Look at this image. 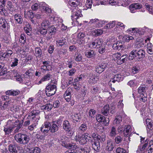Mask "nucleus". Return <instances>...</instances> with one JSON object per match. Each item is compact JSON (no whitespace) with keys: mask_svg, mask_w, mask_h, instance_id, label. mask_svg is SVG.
<instances>
[{"mask_svg":"<svg viewBox=\"0 0 153 153\" xmlns=\"http://www.w3.org/2000/svg\"><path fill=\"white\" fill-rule=\"evenodd\" d=\"M20 91L19 90H8L5 92V94L6 95L13 96H16L18 95Z\"/></svg>","mask_w":153,"mask_h":153,"instance_id":"nucleus-19","label":"nucleus"},{"mask_svg":"<svg viewBox=\"0 0 153 153\" xmlns=\"http://www.w3.org/2000/svg\"><path fill=\"white\" fill-rule=\"evenodd\" d=\"M40 8L46 13H50L51 12V9L47 6L42 5L40 7Z\"/></svg>","mask_w":153,"mask_h":153,"instance_id":"nucleus-40","label":"nucleus"},{"mask_svg":"<svg viewBox=\"0 0 153 153\" xmlns=\"http://www.w3.org/2000/svg\"><path fill=\"white\" fill-rule=\"evenodd\" d=\"M4 67V64L0 65V76L4 75L7 73V69Z\"/></svg>","mask_w":153,"mask_h":153,"instance_id":"nucleus-35","label":"nucleus"},{"mask_svg":"<svg viewBox=\"0 0 153 153\" xmlns=\"http://www.w3.org/2000/svg\"><path fill=\"white\" fill-rule=\"evenodd\" d=\"M66 42V40L64 38H62L56 41V44L58 47H62Z\"/></svg>","mask_w":153,"mask_h":153,"instance_id":"nucleus-29","label":"nucleus"},{"mask_svg":"<svg viewBox=\"0 0 153 153\" xmlns=\"http://www.w3.org/2000/svg\"><path fill=\"white\" fill-rule=\"evenodd\" d=\"M13 53V52L11 50H7L3 54V56L5 57H10Z\"/></svg>","mask_w":153,"mask_h":153,"instance_id":"nucleus-50","label":"nucleus"},{"mask_svg":"<svg viewBox=\"0 0 153 153\" xmlns=\"http://www.w3.org/2000/svg\"><path fill=\"white\" fill-rule=\"evenodd\" d=\"M51 125L50 123L49 122H46L44 123V125L42 126H44L45 128H48V129H50Z\"/></svg>","mask_w":153,"mask_h":153,"instance_id":"nucleus-62","label":"nucleus"},{"mask_svg":"<svg viewBox=\"0 0 153 153\" xmlns=\"http://www.w3.org/2000/svg\"><path fill=\"white\" fill-rule=\"evenodd\" d=\"M26 41V38L25 34H22L20 36V38L19 39L20 42L22 44H24Z\"/></svg>","mask_w":153,"mask_h":153,"instance_id":"nucleus-55","label":"nucleus"},{"mask_svg":"<svg viewBox=\"0 0 153 153\" xmlns=\"http://www.w3.org/2000/svg\"><path fill=\"white\" fill-rule=\"evenodd\" d=\"M53 108V105L50 103L47 104L41 107L42 110H47L48 111L51 110Z\"/></svg>","mask_w":153,"mask_h":153,"instance_id":"nucleus-32","label":"nucleus"},{"mask_svg":"<svg viewBox=\"0 0 153 153\" xmlns=\"http://www.w3.org/2000/svg\"><path fill=\"white\" fill-rule=\"evenodd\" d=\"M50 25V23L49 20L48 19H45L41 23V26L42 28L47 29Z\"/></svg>","mask_w":153,"mask_h":153,"instance_id":"nucleus-25","label":"nucleus"},{"mask_svg":"<svg viewBox=\"0 0 153 153\" xmlns=\"http://www.w3.org/2000/svg\"><path fill=\"white\" fill-rule=\"evenodd\" d=\"M54 123L52 125L51 129V132L53 133L57 131L58 128V126L55 123V122H54Z\"/></svg>","mask_w":153,"mask_h":153,"instance_id":"nucleus-46","label":"nucleus"},{"mask_svg":"<svg viewBox=\"0 0 153 153\" xmlns=\"http://www.w3.org/2000/svg\"><path fill=\"white\" fill-rule=\"evenodd\" d=\"M92 0H87L86 2L85 5L84 7V9L87 10L88 9L91 8L92 6Z\"/></svg>","mask_w":153,"mask_h":153,"instance_id":"nucleus-38","label":"nucleus"},{"mask_svg":"<svg viewBox=\"0 0 153 153\" xmlns=\"http://www.w3.org/2000/svg\"><path fill=\"white\" fill-rule=\"evenodd\" d=\"M83 57L82 55L79 53L76 54L75 59L76 62H82Z\"/></svg>","mask_w":153,"mask_h":153,"instance_id":"nucleus-36","label":"nucleus"},{"mask_svg":"<svg viewBox=\"0 0 153 153\" xmlns=\"http://www.w3.org/2000/svg\"><path fill=\"white\" fill-rule=\"evenodd\" d=\"M123 80V78L122 75L120 74H116L114 75L113 78L111 79L110 81V82L115 83L116 81L118 82L122 81Z\"/></svg>","mask_w":153,"mask_h":153,"instance_id":"nucleus-17","label":"nucleus"},{"mask_svg":"<svg viewBox=\"0 0 153 153\" xmlns=\"http://www.w3.org/2000/svg\"><path fill=\"white\" fill-rule=\"evenodd\" d=\"M145 6L147 9L148 10V11L149 12V13H150L152 14H153V9H152V7L151 6H150L149 5H148V4H146Z\"/></svg>","mask_w":153,"mask_h":153,"instance_id":"nucleus-60","label":"nucleus"},{"mask_svg":"<svg viewBox=\"0 0 153 153\" xmlns=\"http://www.w3.org/2000/svg\"><path fill=\"white\" fill-rule=\"evenodd\" d=\"M74 120L76 122H78L79 121L81 118V116L80 114H76L74 115Z\"/></svg>","mask_w":153,"mask_h":153,"instance_id":"nucleus-57","label":"nucleus"},{"mask_svg":"<svg viewBox=\"0 0 153 153\" xmlns=\"http://www.w3.org/2000/svg\"><path fill=\"white\" fill-rule=\"evenodd\" d=\"M72 83L75 89L76 90H80L81 87L80 82H73Z\"/></svg>","mask_w":153,"mask_h":153,"instance_id":"nucleus-45","label":"nucleus"},{"mask_svg":"<svg viewBox=\"0 0 153 153\" xmlns=\"http://www.w3.org/2000/svg\"><path fill=\"white\" fill-rule=\"evenodd\" d=\"M63 127L64 129L66 131H70L71 125L69 121H64L63 123Z\"/></svg>","mask_w":153,"mask_h":153,"instance_id":"nucleus-23","label":"nucleus"},{"mask_svg":"<svg viewBox=\"0 0 153 153\" xmlns=\"http://www.w3.org/2000/svg\"><path fill=\"white\" fill-rule=\"evenodd\" d=\"M99 78V76H95L94 77L90 78L88 81L90 84H94L97 82Z\"/></svg>","mask_w":153,"mask_h":153,"instance_id":"nucleus-41","label":"nucleus"},{"mask_svg":"<svg viewBox=\"0 0 153 153\" xmlns=\"http://www.w3.org/2000/svg\"><path fill=\"white\" fill-rule=\"evenodd\" d=\"M146 122L148 127L147 129V133H152L153 128H152V122L151 120L150 119L147 118L146 120Z\"/></svg>","mask_w":153,"mask_h":153,"instance_id":"nucleus-16","label":"nucleus"},{"mask_svg":"<svg viewBox=\"0 0 153 153\" xmlns=\"http://www.w3.org/2000/svg\"><path fill=\"white\" fill-rule=\"evenodd\" d=\"M29 150L30 151L31 153H40L41 151L40 148L37 147L35 148H29Z\"/></svg>","mask_w":153,"mask_h":153,"instance_id":"nucleus-37","label":"nucleus"},{"mask_svg":"<svg viewBox=\"0 0 153 153\" xmlns=\"http://www.w3.org/2000/svg\"><path fill=\"white\" fill-rule=\"evenodd\" d=\"M61 144L62 146L67 148L72 149L73 150H75L79 148L78 146L74 143H67L64 141H62Z\"/></svg>","mask_w":153,"mask_h":153,"instance_id":"nucleus-9","label":"nucleus"},{"mask_svg":"<svg viewBox=\"0 0 153 153\" xmlns=\"http://www.w3.org/2000/svg\"><path fill=\"white\" fill-rule=\"evenodd\" d=\"M77 37L79 40V43L81 44L87 42L89 40V37L84 32H80L78 33Z\"/></svg>","mask_w":153,"mask_h":153,"instance_id":"nucleus-6","label":"nucleus"},{"mask_svg":"<svg viewBox=\"0 0 153 153\" xmlns=\"http://www.w3.org/2000/svg\"><path fill=\"white\" fill-rule=\"evenodd\" d=\"M123 125L119 126L117 128V131L118 133H122L125 134L126 133H133V132L132 131V128L131 126L130 125L125 126L123 127Z\"/></svg>","mask_w":153,"mask_h":153,"instance_id":"nucleus-5","label":"nucleus"},{"mask_svg":"<svg viewBox=\"0 0 153 153\" xmlns=\"http://www.w3.org/2000/svg\"><path fill=\"white\" fill-rule=\"evenodd\" d=\"M39 111L33 110L30 113L28 116L30 117V118L33 121H36L37 119L39 120Z\"/></svg>","mask_w":153,"mask_h":153,"instance_id":"nucleus-10","label":"nucleus"},{"mask_svg":"<svg viewBox=\"0 0 153 153\" xmlns=\"http://www.w3.org/2000/svg\"><path fill=\"white\" fill-rule=\"evenodd\" d=\"M116 152V153H128L126 150L120 147L118 148Z\"/></svg>","mask_w":153,"mask_h":153,"instance_id":"nucleus-54","label":"nucleus"},{"mask_svg":"<svg viewBox=\"0 0 153 153\" xmlns=\"http://www.w3.org/2000/svg\"><path fill=\"white\" fill-rule=\"evenodd\" d=\"M91 150L90 147L87 146L81 148L80 149L81 153H89Z\"/></svg>","mask_w":153,"mask_h":153,"instance_id":"nucleus-30","label":"nucleus"},{"mask_svg":"<svg viewBox=\"0 0 153 153\" xmlns=\"http://www.w3.org/2000/svg\"><path fill=\"white\" fill-rule=\"evenodd\" d=\"M137 56V58L139 59H142L145 57V52L143 50L139 49Z\"/></svg>","mask_w":153,"mask_h":153,"instance_id":"nucleus-24","label":"nucleus"},{"mask_svg":"<svg viewBox=\"0 0 153 153\" xmlns=\"http://www.w3.org/2000/svg\"><path fill=\"white\" fill-rule=\"evenodd\" d=\"M148 150L149 153H152L153 152V140L150 142V145Z\"/></svg>","mask_w":153,"mask_h":153,"instance_id":"nucleus-51","label":"nucleus"},{"mask_svg":"<svg viewBox=\"0 0 153 153\" xmlns=\"http://www.w3.org/2000/svg\"><path fill=\"white\" fill-rule=\"evenodd\" d=\"M0 28L5 33H8L10 26L8 21L2 18H0Z\"/></svg>","mask_w":153,"mask_h":153,"instance_id":"nucleus-4","label":"nucleus"},{"mask_svg":"<svg viewBox=\"0 0 153 153\" xmlns=\"http://www.w3.org/2000/svg\"><path fill=\"white\" fill-rule=\"evenodd\" d=\"M39 30V32L41 34L44 35L46 34L48 32L47 29L46 28H42Z\"/></svg>","mask_w":153,"mask_h":153,"instance_id":"nucleus-58","label":"nucleus"},{"mask_svg":"<svg viewBox=\"0 0 153 153\" xmlns=\"http://www.w3.org/2000/svg\"><path fill=\"white\" fill-rule=\"evenodd\" d=\"M128 59V57H126L124 58H122V59H120V60H118L117 62H119L120 64H121L123 63H125L127 61Z\"/></svg>","mask_w":153,"mask_h":153,"instance_id":"nucleus-61","label":"nucleus"},{"mask_svg":"<svg viewBox=\"0 0 153 153\" xmlns=\"http://www.w3.org/2000/svg\"><path fill=\"white\" fill-rule=\"evenodd\" d=\"M79 4V0H69L68 4L71 7H76Z\"/></svg>","mask_w":153,"mask_h":153,"instance_id":"nucleus-20","label":"nucleus"},{"mask_svg":"<svg viewBox=\"0 0 153 153\" xmlns=\"http://www.w3.org/2000/svg\"><path fill=\"white\" fill-rule=\"evenodd\" d=\"M16 21L19 24H21L23 22V19L20 14L16 13L14 16Z\"/></svg>","mask_w":153,"mask_h":153,"instance_id":"nucleus-21","label":"nucleus"},{"mask_svg":"<svg viewBox=\"0 0 153 153\" xmlns=\"http://www.w3.org/2000/svg\"><path fill=\"white\" fill-rule=\"evenodd\" d=\"M112 48L114 50H119L122 49L123 48L122 43L119 41L113 44Z\"/></svg>","mask_w":153,"mask_h":153,"instance_id":"nucleus-18","label":"nucleus"},{"mask_svg":"<svg viewBox=\"0 0 153 153\" xmlns=\"http://www.w3.org/2000/svg\"><path fill=\"white\" fill-rule=\"evenodd\" d=\"M35 53L36 54V57H40L42 56V49L39 47H37L35 49Z\"/></svg>","mask_w":153,"mask_h":153,"instance_id":"nucleus-33","label":"nucleus"},{"mask_svg":"<svg viewBox=\"0 0 153 153\" xmlns=\"http://www.w3.org/2000/svg\"><path fill=\"white\" fill-rule=\"evenodd\" d=\"M51 76V75L50 74H47L41 79V81H45L49 80Z\"/></svg>","mask_w":153,"mask_h":153,"instance_id":"nucleus-53","label":"nucleus"},{"mask_svg":"<svg viewBox=\"0 0 153 153\" xmlns=\"http://www.w3.org/2000/svg\"><path fill=\"white\" fill-rule=\"evenodd\" d=\"M96 120L99 123L102 122L103 124L106 126L108 125V123L109 121V120L108 119L107 120L105 119V117L100 114H98L96 116Z\"/></svg>","mask_w":153,"mask_h":153,"instance_id":"nucleus-11","label":"nucleus"},{"mask_svg":"<svg viewBox=\"0 0 153 153\" xmlns=\"http://www.w3.org/2000/svg\"><path fill=\"white\" fill-rule=\"evenodd\" d=\"M18 59L16 58H14L12 60V63L10 66L11 67H14L16 66L18 63Z\"/></svg>","mask_w":153,"mask_h":153,"instance_id":"nucleus-49","label":"nucleus"},{"mask_svg":"<svg viewBox=\"0 0 153 153\" xmlns=\"http://www.w3.org/2000/svg\"><path fill=\"white\" fill-rule=\"evenodd\" d=\"M122 121V118L120 115H117L114 120V123L116 124H119Z\"/></svg>","mask_w":153,"mask_h":153,"instance_id":"nucleus-43","label":"nucleus"},{"mask_svg":"<svg viewBox=\"0 0 153 153\" xmlns=\"http://www.w3.org/2000/svg\"><path fill=\"white\" fill-rule=\"evenodd\" d=\"M115 141L117 144H119L122 141V138L120 136H118L116 137Z\"/></svg>","mask_w":153,"mask_h":153,"instance_id":"nucleus-64","label":"nucleus"},{"mask_svg":"<svg viewBox=\"0 0 153 153\" xmlns=\"http://www.w3.org/2000/svg\"><path fill=\"white\" fill-rule=\"evenodd\" d=\"M47 29L48 33L51 35L55 34L56 31V28L53 26L49 27Z\"/></svg>","mask_w":153,"mask_h":153,"instance_id":"nucleus-28","label":"nucleus"},{"mask_svg":"<svg viewBox=\"0 0 153 153\" xmlns=\"http://www.w3.org/2000/svg\"><path fill=\"white\" fill-rule=\"evenodd\" d=\"M140 67L138 66H134L132 68V72L133 74H135L139 72Z\"/></svg>","mask_w":153,"mask_h":153,"instance_id":"nucleus-47","label":"nucleus"},{"mask_svg":"<svg viewBox=\"0 0 153 153\" xmlns=\"http://www.w3.org/2000/svg\"><path fill=\"white\" fill-rule=\"evenodd\" d=\"M9 150L10 152L12 153H17L16 146L14 145L10 144L9 146Z\"/></svg>","mask_w":153,"mask_h":153,"instance_id":"nucleus-42","label":"nucleus"},{"mask_svg":"<svg viewBox=\"0 0 153 153\" xmlns=\"http://www.w3.org/2000/svg\"><path fill=\"white\" fill-rule=\"evenodd\" d=\"M13 127L8 126L4 128V131L6 134H9L13 130Z\"/></svg>","mask_w":153,"mask_h":153,"instance_id":"nucleus-44","label":"nucleus"},{"mask_svg":"<svg viewBox=\"0 0 153 153\" xmlns=\"http://www.w3.org/2000/svg\"><path fill=\"white\" fill-rule=\"evenodd\" d=\"M103 31L101 29H97L95 30L94 31V33L95 35L97 36H100L103 33Z\"/></svg>","mask_w":153,"mask_h":153,"instance_id":"nucleus-56","label":"nucleus"},{"mask_svg":"<svg viewBox=\"0 0 153 153\" xmlns=\"http://www.w3.org/2000/svg\"><path fill=\"white\" fill-rule=\"evenodd\" d=\"M113 144L112 142L110 140L108 141L106 149L108 151H111L113 150Z\"/></svg>","mask_w":153,"mask_h":153,"instance_id":"nucleus-31","label":"nucleus"},{"mask_svg":"<svg viewBox=\"0 0 153 153\" xmlns=\"http://www.w3.org/2000/svg\"><path fill=\"white\" fill-rule=\"evenodd\" d=\"M45 92L48 96L50 97L54 95L56 91V86L54 85L50 84L45 88Z\"/></svg>","mask_w":153,"mask_h":153,"instance_id":"nucleus-3","label":"nucleus"},{"mask_svg":"<svg viewBox=\"0 0 153 153\" xmlns=\"http://www.w3.org/2000/svg\"><path fill=\"white\" fill-rule=\"evenodd\" d=\"M60 102L59 100H56L53 102V107L54 108H57L60 105Z\"/></svg>","mask_w":153,"mask_h":153,"instance_id":"nucleus-63","label":"nucleus"},{"mask_svg":"<svg viewBox=\"0 0 153 153\" xmlns=\"http://www.w3.org/2000/svg\"><path fill=\"white\" fill-rule=\"evenodd\" d=\"M142 7V5L141 4L137 3H135L131 4L130 6V10L131 13H134V10L136 9H139Z\"/></svg>","mask_w":153,"mask_h":153,"instance_id":"nucleus-14","label":"nucleus"},{"mask_svg":"<svg viewBox=\"0 0 153 153\" xmlns=\"http://www.w3.org/2000/svg\"><path fill=\"white\" fill-rule=\"evenodd\" d=\"M133 39V37L128 35L124 36L122 38L123 41L127 42H129L130 40H132Z\"/></svg>","mask_w":153,"mask_h":153,"instance_id":"nucleus-39","label":"nucleus"},{"mask_svg":"<svg viewBox=\"0 0 153 153\" xmlns=\"http://www.w3.org/2000/svg\"><path fill=\"white\" fill-rule=\"evenodd\" d=\"M87 129V126L85 124H82L81 125L80 127L79 128V132L81 131H84L86 130Z\"/></svg>","mask_w":153,"mask_h":153,"instance_id":"nucleus-59","label":"nucleus"},{"mask_svg":"<svg viewBox=\"0 0 153 153\" xmlns=\"http://www.w3.org/2000/svg\"><path fill=\"white\" fill-rule=\"evenodd\" d=\"M7 7L10 11H13L14 10V6L11 2L9 1L8 2Z\"/></svg>","mask_w":153,"mask_h":153,"instance_id":"nucleus-48","label":"nucleus"},{"mask_svg":"<svg viewBox=\"0 0 153 153\" xmlns=\"http://www.w3.org/2000/svg\"><path fill=\"white\" fill-rule=\"evenodd\" d=\"M106 67V65L104 64H99L96 66L95 71L98 73H101L105 70Z\"/></svg>","mask_w":153,"mask_h":153,"instance_id":"nucleus-12","label":"nucleus"},{"mask_svg":"<svg viewBox=\"0 0 153 153\" xmlns=\"http://www.w3.org/2000/svg\"><path fill=\"white\" fill-rule=\"evenodd\" d=\"M85 55L87 57L90 58L95 56V53L94 51L92 50H89L85 52Z\"/></svg>","mask_w":153,"mask_h":153,"instance_id":"nucleus-26","label":"nucleus"},{"mask_svg":"<svg viewBox=\"0 0 153 153\" xmlns=\"http://www.w3.org/2000/svg\"><path fill=\"white\" fill-rule=\"evenodd\" d=\"M97 140L92 144L93 148L95 151H99L100 149V142H104L105 140V134H97Z\"/></svg>","mask_w":153,"mask_h":153,"instance_id":"nucleus-1","label":"nucleus"},{"mask_svg":"<svg viewBox=\"0 0 153 153\" xmlns=\"http://www.w3.org/2000/svg\"><path fill=\"white\" fill-rule=\"evenodd\" d=\"M74 139L76 140L79 141V143L82 145L85 144L88 140L87 135L85 134H77L74 137Z\"/></svg>","mask_w":153,"mask_h":153,"instance_id":"nucleus-7","label":"nucleus"},{"mask_svg":"<svg viewBox=\"0 0 153 153\" xmlns=\"http://www.w3.org/2000/svg\"><path fill=\"white\" fill-rule=\"evenodd\" d=\"M25 17L26 18L28 17L30 18L31 19H33L34 17V15L33 12L31 11H24Z\"/></svg>","mask_w":153,"mask_h":153,"instance_id":"nucleus-27","label":"nucleus"},{"mask_svg":"<svg viewBox=\"0 0 153 153\" xmlns=\"http://www.w3.org/2000/svg\"><path fill=\"white\" fill-rule=\"evenodd\" d=\"M98 48H99L98 52L100 53H102L105 51V46L104 44H103L100 47Z\"/></svg>","mask_w":153,"mask_h":153,"instance_id":"nucleus-52","label":"nucleus"},{"mask_svg":"<svg viewBox=\"0 0 153 153\" xmlns=\"http://www.w3.org/2000/svg\"><path fill=\"white\" fill-rule=\"evenodd\" d=\"M16 140L21 143H27L30 140L28 136L26 134H16L15 136Z\"/></svg>","mask_w":153,"mask_h":153,"instance_id":"nucleus-2","label":"nucleus"},{"mask_svg":"<svg viewBox=\"0 0 153 153\" xmlns=\"http://www.w3.org/2000/svg\"><path fill=\"white\" fill-rule=\"evenodd\" d=\"M82 11L81 10H79L76 11L75 13L73 14L71 16V19L73 21L76 20V19L79 17L82 16V14L81 12Z\"/></svg>","mask_w":153,"mask_h":153,"instance_id":"nucleus-15","label":"nucleus"},{"mask_svg":"<svg viewBox=\"0 0 153 153\" xmlns=\"http://www.w3.org/2000/svg\"><path fill=\"white\" fill-rule=\"evenodd\" d=\"M146 87L144 85L140 86L138 89V93L145 96L144 94L146 92Z\"/></svg>","mask_w":153,"mask_h":153,"instance_id":"nucleus-34","label":"nucleus"},{"mask_svg":"<svg viewBox=\"0 0 153 153\" xmlns=\"http://www.w3.org/2000/svg\"><path fill=\"white\" fill-rule=\"evenodd\" d=\"M102 40L100 38H98L95 40H93L90 43V47L94 48H98L100 47L101 45L103 44Z\"/></svg>","mask_w":153,"mask_h":153,"instance_id":"nucleus-8","label":"nucleus"},{"mask_svg":"<svg viewBox=\"0 0 153 153\" xmlns=\"http://www.w3.org/2000/svg\"><path fill=\"white\" fill-rule=\"evenodd\" d=\"M138 50L136 47L129 54L128 59L130 60H133L136 57L137 58V54L138 53Z\"/></svg>","mask_w":153,"mask_h":153,"instance_id":"nucleus-13","label":"nucleus"},{"mask_svg":"<svg viewBox=\"0 0 153 153\" xmlns=\"http://www.w3.org/2000/svg\"><path fill=\"white\" fill-rule=\"evenodd\" d=\"M109 111V105H106L104 106L102 109L101 112L105 116H107Z\"/></svg>","mask_w":153,"mask_h":153,"instance_id":"nucleus-22","label":"nucleus"}]
</instances>
